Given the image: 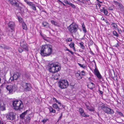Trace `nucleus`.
<instances>
[{
  "instance_id": "nucleus-1",
  "label": "nucleus",
  "mask_w": 124,
  "mask_h": 124,
  "mask_svg": "<svg viewBox=\"0 0 124 124\" xmlns=\"http://www.w3.org/2000/svg\"><path fill=\"white\" fill-rule=\"evenodd\" d=\"M52 46L49 44L42 45L41 48L40 54L43 56L50 55L52 52Z\"/></svg>"
},
{
  "instance_id": "nucleus-2",
  "label": "nucleus",
  "mask_w": 124,
  "mask_h": 124,
  "mask_svg": "<svg viewBox=\"0 0 124 124\" xmlns=\"http://www.w3.org/2000/svg\"><path fill=\"white\" fill-rule=\"evenodd\" d=\"M67 29L70 33L72 34L77 32L78 29V27L76 23H72L67 27Z\"/></svg>"
},
{
  "instance_id": "nucleus-3",
  "label": "nucleus",
  "mask_w": 124,
  "mask_h": 124,
  "mask_svg": "<svg viewBox=\"0 0 124 124\" xmlns=\"http://www.w3.org/2000/svg\"><path fill=\"white\" fill-rule=\"evenodd\" d=\"M47 68L49 70H60L61 66L60 64L58 62L54 63L50 62L49 63Z\"/></svg>"
},
{
  "instance_id": "nucleus-4",
  "label": "nucleus",
  "mask_w": 124,
  "mask_h": 124,
  "mask_svg": "<svg viewBox=\"0 0 124 124\" xmlns=\"http://www.w3.org/2000/svg\"><path fill=\"white\" fill-rule=\"evenodd\" d=\"M13 105L15 109L16 110L22 109L23 106L22 101H15L13 102Z\"/></svg>"
},
{
  "instance_id": "nucleus-5",
  "label": "nucleus",
  "mask_w": 124,
  "mask_h": 124,
  "mask_svg": "<svg viewBox=\"0 0 124 124\" xmlns=\"http://www.w3.org/2000/svg\"><path fill=\"white\" fill-rule=\"evenodd\" d=\"M58 85L59 87L61 89H65L68 86V82L66 80H61L58 82Z\"/></svg>"
},
{
  "instance_id": "nucleus-6",
  "label": "nucleus",
  "mask_w": 124,
  "mask_h": 124,
  "mask_svg": "<svg viewBox=\"0 0 124 124\" xmlns=\"http://www.w3.org/2000/svg\"><path fill=\"white\" fill-rule=\"evenodd\" d=\"M21 83L25 91H31V87L30 84L26 83L24 81L21 82Z\"/></svg>"
},
{
  "instance_id": "nucleus-7",
  "label": "nucleus",
  "mask_w": 124,
  "mask_h": 124,
  "mask_svg": "<svg viewBox=\"0 0 124 124\" xmlns=\"http://www.w3.org/2000/svg\"><path fill=\"white\" fill-rule=\"evenodd\" d=\"M20 46L23 49L27 51H29V46L26 43L25 40L23 39H22L20 41Z\"/></svg>"
},
{
  "instance_id": "nucleus-8",
  "label": "nucleus",
  "mask_w": 124,
  "mask_h": 124,
  "mask_svg": "<svg viewBox=\"0 0 124 124\" xmlns=\"http://www.w3.org/2000/svg\"><path fill=\"white\" fill-rule=\"evenodd\" d=\"M10 93H12L13 91L15 92L17 89L16 86L14 85H8L6 87Z\"/></svg>"
},
{
  "instance_id": "nucleus-9",
  "label": "nucleus",
  "mask_w": 124,
  "mask_h": 124,
  "mask_svg": "<svg viewBox=\"0 0 124 124\" xmlns=\"http://www.w3.org/2000/svg\"><path fill=\"white\" fill-rule=\"evenodd\" d=\"M59 70H56L54 71L53 70H49V72L52 73V75L53 76V78L55 80H58L60 77V75L57 72Z\"/></svg>"
},
{
  "instance_id": "nucleus-10",
  "label": "nucleus",
  "mask_w": 124,
  "mask_h": 124,
  "mask_svg": "<svg viewBox=\"0 0 124 124\" xmlns=\"http://www.w3.org/2000/svg\"><path fill=\"white\" fill-rule=\"evenodd\" d=\"M6 117L8 120H14L15 119V114L13 112H10L7 114Z\"/></svg>"
},
{
  "instance_id": "nucleus-11",
  "label": "nucleus",
  "mask_w": 124,
  "mask_h": 124,
  "mask_svg": "<svg viewBox=\"0 0 124 124\" xmlns=\"http://www.w3.org/2000/svg\"><path fill=\"white\" fill-rule=\"evenodd\" d=\"M103 111L106 113L108 114H112L114 113L113 110L107 107L104 109Z\"/></svg>"
},
{
  "instance_id": "nucleus-12",
  "label": "nucleus",
  "mask_w": 124,
  "mask_h": 124,
  "mask_svg": "<svg viewBox=\"0 0 124 124\" xmlns=\"http://www.w3.org/2000/svg\"><path fill=\"white\" fill-rule=\"evenodd\" d=\"M8 26L12 30H13L15 26V23L12 22H10L8 24Z\"/></svg>"
},
{
  "instance_id": "nucleus-13",
  "label": "nucleus",
  "mask_w": 124,
  "mask_h": 124,
  "mask_svg": "<svg viewBox=\"0 0 124 124\" xmlns=\"http://www.w3.org/2000/svg\"><path fill=\"white\" fill-rule=\"evenodd\" d=\"M94 74L97 76V77L100 79L102 78V77L100 74L98 70H94Z\"/></svg>"
},
{
  "instance_id": "nucleus-14",
  "label": "nucleus",
  "mask_w": 124,
  "mask_h": 124,
  "mask_svg": "<svg viewBox=\"0 0 124 124\" xmlns=\"http://www.w3.org/2000/svg\"><path fill=\"white\" fill-rule=\"evenodd\" d=\"M29 6H31V8L33 10L36 11L37 10L36 6L32 2H31L29 5Z\"/></svg>"
},
{
  "instance_id": "nucleus-15",
  "label": "nucleus",
  "mask_w": 124,
  "mask_h": 124,
  "mask_svg": "<svg viewBox=\"0 0 124 124\" xmlns=\"http://www.w3.org/2000/svg\"><path fill=\"white\" fill-rule=\"evenodd\" d=\"M28 111L27 110L26 111L22 113L20 115V117L21 118L23 119L25 116V115L27 114V112Z\"/></svg>"
},
{
  "instance_id": "nucleus-16",
  "label": "nucleus",
  "mask_w": 124,
  "mask_h": 124,
  "mask_svg": "<svg viewBox=\"0 0 124 124\" xmlns=\"http://www.w3.org/2000/svg\"><path fill=\"white\" fill-rule=\"evenodd\" d=\"M94 86V84L92 82L89 83L87 85L88 87L90 89H93Z\"/></svg>"
},
{
  "instance_id": "nucleus-17",
  "label": "nucleus",
  "mask_w": 124,
  "mask_h": 124,
  "mask_svg": "<svg viewBox=\"0 0 124 124\" xmlns=\"http://www.w3.org/2000/svg\"><path fill=\"white\" fill-rule=\"evenodd\" d=\"M32 114L29 115L26 117V121L27 123H29L30 122L31 119V118Z\"/></svg>"
},
{
  "instance_id": "nucleus-18",
  "label": "nucleus",
  "mask_w": 124,
  "mask_h": 124,
  "mask_svg": "<svg viewBox=\"0 0 124 124\" xmlns=\"http://www.w3.org/2000/svg\"><path fill=\"white\" fill-rule=\"evenodd\" d=\"M53 107L54 108L56 109L58 111H59L60 110V109L58 106L57 104L56 103L54 104L53 105Z\"/></svg>"
},
{
  "instance_id": "nucleus-19",
  "label": "nucleus",
  "mask_w": 124,
  "mask_h": 124,
  "mask_svg": "<svg viewBox=\"0 0 124 124\" xmlns=\"http://www.w3.org/2000/svg\"><path fill=\"white\" fill-rule=\"evenodd\" d=\"M75 76L78 80H80L82 78L81 74L78 72L75 74Z\"/></svg>"
},
{
  "instance_id": "nucleus-20",
  "label": "nucleus",
  "mask_w": 124,
  "mask_h": 124,
  "mask_svg": "<svg viewBox=\"0 0 124 124\" xmlns=\"http://www.w3.org/2000/svg\"><path fill=\"white\" fill-rule=\"evenodd\" d=\"M5 105L3 103H1L0 105V109L3 111L4 110H5Z\"/></svg>"
},
{
  "instance_id": "nucleus-21",
  "label": "nucleus",
  "mask_w": 124,
  "mask_h": 124,
  "mask_svg": "<svg viewBox=\"0 0 124 124\" xmlns=\"http://www.w3.org/2000/svg\"><path fill=\"white\" fill-rule=\"evenodd\" d=\"M19 77V76L18 74V73H17L14 74L13 77L15 80H16Z\"/></svg>"
},
{
  "instance_id": "nucleus-22",
  "label": "nucleus",
  "mask_w": 124,
  "mask_h": 124,
  "mask_svg": "<svg viewBox=\"0 0 124 124\" xmlns=\"http://www.w3.org/2000/svg\"><path fill=\"white\" fill-rule=\"evenodd\" d=\"M22 26L23 29L26 30L27 29V28L26 24L23 22L22 23Z\"/></svg>"
},
{
  "instance_id": "nucleus-23",
  "label": "nucleus",
  "mask_w": 124,
  "mask_h": 124,
  "mask_svg": "<svg viewBox=\"0 0 124 124\" xmlns=\"http://www.w3.org/2000/svg\"><path fill=\"white\" fill-rule=\"evenodd\" d=\"M49 109L50 113H55V110L54 109L51 107H49Z\"/></svg>"
},
{
  "instance_id": "nucleus-24",
  "label": "nucleus",
  "mask_w": 124,
  "mask_h": 124,
  "mask_svg": "<svg viewBox=\"0 0 124 124\" xmlns=\"http://www.w3.org/2000/svg\"><path fill=\"white\" fill-rule=\"evenodd\" d=\"M0 47L2 49H9V47L6 46L4 44H2L1 45H0Z\"/></svg>"
},
{
  "instance_id": "nucleus-25",
  "label": "nucleus",
  "mask_w": 124,
  "mask_h": 124,
  "mask_svg": "<svg viewBox=\"0 0 124 124\" xmlns=\"http://www.w3.org/2000/svg\"><path fill=\"white\" fill-rule=\"evenodd\" d=\"M63 1L66 4L69 5H70L71 6L73 4H72L70 2L68 1L67 0H64Z\"/></svg>"
},
{
  "instance_id": "nucleus-26",
  "label": "nucleus",
  "mask_w": 124,
  "mask_h": 124,
  "mask_svg": "<svg viewBox=\"0 0 124 124\" xmlns=\"http://www.w3.org/2000/svg\"><path fill=\"white\" fill-rule=\"evenodd\" d=\"M79 44L80 45L81 48L83 50H84L85 49V47L84 45V43L82 42H81L79 43Z\"/></svg>"
},
{
  "instance_id": "nucleus-27",
  "label": "nucleus",
  "mask_w": 124,
  "mask_h": 124,
  "mask_svg": "<svg viewBox=\"0 0 124 124\" xmlns=\"http://www.w3.org/2000/svg\"><path fill=\"white\" fill-rule=\"evenodd\" d=\"M17 0V1H16V0L13 5L16 7H17L18 8H19L20 7L19 6V3H18L17 2L18 1L17 0Z\"/></svg>"
},
{
  "instance_id": "nucleus-28",
  "label": "nucleus",
  "mask_w": 124,
  "mask_h": 124,
  "mask_svg": "<svg viewBox=\"0 0 124 124\" xmlns=\"http://www.w3.org/2000/svg\"><path fill=\"white\" fill-rule=\"evenodd\" d=\"M119 7L121 11H124V7L121 3L119 6Z\"/></svg>"
},
{
  "instance_id": "nucleus-29",
  "label": "nucleus",
  "mask_w": 124,
  "mask_h": 124,
  "mask_svg": "<svg viewBox=\"0 0 124 124\" xmlns=\"http://www.w3.org/2000/svg\"><path fill=\"white\" fill-rule=\"evenodd\" d=\"M113 34L114 36L116 37H118L119 36V35L118 34L116 31H114L113 32Z\"/></svg>"
},
{
  "instance_id": "nucleus-30",
  "label": "nucleus",
  "mask_w": 124,
  "mask_h": 124,
  "mask_svg": "<svg viewBox=\"0 0 124 124\" xmlns=\"http://www.w3.org/2000/svg\"><path fill=\"white\" fill-rule=\"evenodd\" d=\"M82 26L83 31L85 33H86V30L84 23H83L82 24Z\"/></svg>"
},
{
  "instance_id": "nucleus-31",
  "label": "nucleus",
  "mask_w": 124,
  "mask_h": 124,
  "mask_svg": "<svg viewBox=\"0 0 124 124\" xmlns=\"http://www.w3.org/2000/svg\"><path fill=\"white\" fill-rule=\"evenodd\" d=\"M78 64L79 65V66L81 67L83 69H85L86 67V66L84 65V64H82L79 63H78Z\"/></svg>"
},
{
  "instance_id": "nucleus-32",
  "label": "nucleus",
  "mask_w": 124,
  "mask_h": 124,
  "mask_svg": "<svg viewBox=\"0 0 124 124\" xmlns=\"http://www.w3.org/2000/svg\"><path fill=\"white\" fill-rule=\"evenodd\" d=\"M113 2L114 3V5H116V6H118V7L121 4V3L116 1H114Z\"/></svg>"
},
{
  "instance_id": "nucleus-33",
  "label": "nucleus",
  "mask_w": 124,
  "mask_h": 124,
  "mask_svg": "<svg viewBox=\"0 0 124 124\" xmlns=\"http://www.w3.org/2000/svg\"><path fill=\"white\" fill-rule=\"evenodd\" d=\"M87 109L91 111H94V108L93 107H89Z\"/></svg>"
},
{
  "instance_id": "nucleus-34",
  "label": "nucleus",
  "mask_w": 124,
  "mask_h": 124,
  "mask_svg": "<svg viewBox=\"0 0 124 124\" xmlns=\"http://www.w3.org/2000/svg\"><path fill=\"white\" fill-rule=\"evenodd\" d=\"M116 112L117 113V114L119 115L120 116L123 117L124 116L123 114L121 112L118 111H116Z\"/></svg>"
},
{
  "instance_id": "nucleus-35",
  "label": "nucleus",
  "mask_w": 124,
  "mask_h": 124,
  "mask_svg": "<svg viewBox=\"0 0 124 124\" xmlns=\"http://www.w3.org/2000/svg\"><path fill=\"white\" fill-rule=\"evenodd\" d=\"M51 22L52 24L54 25H56L57 24V22L53 20H51Z\"/></svg>"
},
{
  "instance_id": "nucleus-36",
  "label": "nucleus",
  "mask_w": 124,
  "mask_h": 124,
  "mask_svg": "<svg viewBox=\"0 0 124 124\" xmlns=\"http://www.w3.org/2000/svg\"><path fill=\"white\" fill-rule=\"evenodd\" d=\"M111 25H113V27L114 28H117V25L114 23H112Z\"/></svg>"
},
{
  "instance_id": "nucleus-37",
  "label": "nucleus",
  "mask_w": 124,
  "mask_h": 124,
  "mask_svg": "<svg viewBox=\"0 0 124 124\" xmlns=\"http://www.w3.org/2000/svg\"><path fill=\"white\" fill-rule=\"evenodd\" d=\"M12 5H13L16 0H8Z\"/></svg>"
},
{
  "instance_id": "nucleus-38",
  "label": "nucleus",
  "mask_w": 124,
  "mask_h": 124,
  "mask_svg": "<svg viewBox=\"0 0 124 124\" xmlns=\"http://www.w3.org/2000/svg\"><path fill=\"white\" fill-rule=\"evenodd\" d=\"M82 116L84 117H88V115H86L84 112H83L82 113L80 114Z\"/></svg>"
},
{
  "instance_id": "nucleus-39",
  "label": "nucleus",
  "mask_w": 124,
  "mask_h": 124,
  "mask_svg": "<svg viewBox=\"0 0 124 124\" xmlns=\"http://www.w3.org/2000/svg\"><path fill=\"white\" fill-rule=\"evenodd\" d=\"M103 13H104V14L106 16L108 14V11H107V10L105 9H105L104 10H103Z\"/></svg>"
},
{
  "instance_id": "nucleus-40",
  "label": "nucleus",
  "mask_w": 124,
  "mask_h": 124,
  "mask_svg": "<svg viewBox=\"0 0 124 124\" xmlns=\"http://www.w3.org/2000/svg\"><path fill=\"white\" fill-rule=\"evenodd\" d=\"M53 100L54 101H55L57 103H58V104L60 105V106H61V103L60 102H58V101L56 100V99L54 97H53Z\"/></svg>"
},
{
  "instance_id": "nucleus-41",
  "label": "nucleus",
  "mask_w": 124,
  "mask_h": 124,
  "mask_svg": "<svg viewBox=\"0 0 124 124\" xmlns=\"http://www.w3.org/2000/svg\"><path fill=\"white\" fill-rule=\"evenodd\" d=\"M75 44H74L73 43L71 42L70 44L69 45V46L71 48L73 47H74Z\"/></svg>"
},
{
  "instance_id": "nucleus-42",
  "label": "nucleus",
  "mask_w": 124,
  "mask_h": 124,
  "mask_svg": "<svg viewBox=\"0 0 124 124\" xmlns=\"http://www.w3.org/2000/svg\"><path fill=\"white\" fill-rule=\"evenodd\" d=\"M18 19L20 23L23 22V20L20 17H18Z\"/></svg>"
},
{
  "instance_id": "nucleus-43",
  "label": "nucleus",
  "mask_w": 124,
  "mask_h": 124,
  "mask_svg": "<svg viewBox=\"0 0 124 124\" xmlns=\"http://www.w3.org/2000/svg\"><path fill=\"white\" fill-rule=\"evenodd\" d=\"M18 51L21 53L23 51V50L21 47H19L18 48Z\"/></svg>"
},
{
  "instance_id": "nucleus-44",
  "label": "nucleus",
  "mask_w": 124,
  "mask_h": 124,
  "mask_svg": "<svg viewBox=\"0 0 124 124\" xmlns=\"http://www.w3.org/2000/svg\"><path fill=\"white\" fill-rule=\"evenodd\" d=\"M24 2L27 3V4L29 6V4L31 3V2H29L28 1V0H24Z\"/></svg>"
},
{
  "instance_id": "nucleus-45",
  "label": "nucleus",
  "mask_w": 124,
  "mask_h": 124,
  "mask_svg": "<svg viewBox=\"0 0 124 124\" xmlns=\"http://www.w3.org/2000/svg\"><path fill=\"white\" fill-rule=\"evenodd\" d=\"M24 2L27 3V4L29 6V4L31 3V2H29L28 1V0H24Z\"/></svg>"
},
{
  "instance_id": "nucleus-46",
  "label": "nucleus",
  "mask_w": 124,
  "mask_h": 124,
  "mask_svg": "<svg viewBox=\"0 0 124 124\" xmlns=\"http://www.w3.org/2000/svg\"><path fill=\"white\" fill-rule=\"evenodd\" d=\"M48 24V23L46 22H44L42 23V25H43L44 27L47 26Z\"/></svg>"
},
{
  "instance_id": "nucleus-47",
  "label": "nucleus",
  "mask_w": 124,
  "mask_h": 124,
  "mask_svg": "<svg viewBox=\"0 0 124 124\" xmlns=\"http://www.w3.org/2000/svg\"><path fill=\"white\" fill-rule=\"evenodd\" d=\"M107 106H106L104 104H103L101 106V108L103 110Z\"/></svg>"
},
{
  "instance_id": "nucleus-48",
  "label": "nucleus",
  "mask_w": 124,
  "mask_h": 124,
  "mask_svg": "<svg viewBox=\"0 0 124 124\" xmlns=\"http://www.w3.org/2000/svg\"><path fill=\"white\" fill-rule=\"evenodd\" d=\"M79 111L80 114L83 112H84L83 109L82 108H80L79 109Z\"/></svg>"
},
{
  "instance_id": "nucleus-49",
  "label": "nucleus",
  "mask_w": 124,
  "mask_h": 124,
  "mask_svg": "<svg viewBox=\"0 0 124 124\" xmlns=\"http://www.w3.org/2000/svg\"><path fill=\"white\" fill-rule=\"evenodd\" d=\"M72 41V39L71 38H69L68 39H66V42H70Z\"/></svg>"
},
{
  "instance_id": "nucleus-50",
  "label": "nucleus",
  "mask_w": 124,
  "mask_h": 124,
  "mask_svg": "<svg viewBox=\"0 0 124 124\" xmlns=\"http://www.w3.org/2000/svg\"><path fill=\"white\" fill-rule=\"evenodd\" d=\"M48 119H44L43 120L41 121V122L43 123H45L48 120Z\"/></svg>"
},
{
  "instance_id": "nucleus-51",
  "label": "nucleus",
  "mask_w": 124,
  "mask_h": 124,
  "mask_svg": "<svg viewBox=\"0 0 124 124\" xmlns=\"http://www.w3.org/2000/svg\"><path fill=\"white\" fill-rule=\"evenodd\" d=\"M109 72L110 73H111V75H112V74H114V70H112V71H111V70H109Z\"/></svg>"
},
{
  "instance_id": "nucleus-52",
  "label": "nucleus",
  "mask_w": 124,
  "mask_h": 124,
  "mask_svg": "<svg viewBox=\"0 0 124 124\" xmlns=\"http://www.w3.org/2000/svg\"><path fill=\"white\" fill-rule=\"evenodd\" d=\"M80 74H81V75H85V72L84 71H81V73Z\"/></svg>"
},
{
  "instance_id": "nucleus-53",
  "label": "nucleus",
  "mask_w": 124,
  "mask_h": 124,
  "mask_svg": "<svg viewBox=\"0 0 124 124\" xmlns=\"http://www.w3.org/2000/svg\"><path fill=\"white\" fill-rule=\"evenodd\" d=\"M25 76L27 78H29L30 75H28L27 74H25Z\"/></svg>"
},
{
  "instance_id": "nucleus-54",
  "label": "nucleus",
  "mask_w": 124,
  "mask_h": 124,
  "mask_svg": "<svg viewBox=\"0 0 124 124\" xmlns=\"http://www.w3.org/2000/svg\"><path fill=\"white\" fill-rule=\"evenodd\" d=\"M93 61H94V62L95 63V69L94 70H98L97 69V67L96 66V63L95 62V61H94V60H93Z\"/></svg>"
},
{
  "instance_id": "nucleus-55",
  "label": "nucleus",
  "mask_w": 124,
  "mask_h": 124,
  "mask_svg": "<svg viewBox=\"0 0 124 124\" xmlns=\"http://www.w3.org/2000/svg\"><path fill=\"white\" fill-rule=\"evenodd\" d=\"M71 7L73 8H76V6L74 5V4H73L71 6Z\"/></svg>"
},
{
  "instance_id": "nucleus-56",
  "label": "nucleus",
  "mask_w": 124,
  "mask_h": 124,
  "mask_svg": "<svg viewBox=\"0 0 124 124\" xmlns=\"http://www.w3.org/2000/svg\"><path fill=\"white\" fill-rule=\"evenodd\" d=\"M105 8H104V7H103L102 8V9H101L100 10V11L101 12H103V10H104V9H105Z\"/></svg>"
},
{
  "instance_id": "nucleus-57",
  "label": "nucleus",
  "mask_w": 124,
  "mask_h": 124,
  "mask_svg": "<svg viewBox=\"0 0 124 124\" xmlns=\"http://www.w3.org/2000/svg\"><path fill=\"white\" fill-rule=\"evenodd\" d=\"M10 80H11V81H13L14 80H15L14 79V78H13V77H12V78H10Z\"/></svg>"
},
{
  "instance_id": "nucleus-58",
  "label": "nucleus",
  "mask_w": 124,
  "mask_h": 124,
  "mask_svg": "<svg viewBox=\"0 0 124 124\" xmlns=\"http://www.w3.org/2000/svg\"><path fill=\"white\" fill-rule=\"evenodd\" d=\"M119 46V45L118 44V43H117L116 45H115L114 46L116 47H117Z\"/></svg>"
},
{
  "instance_id": "nucleus-59",
  "label": "nucleus",
  "mask_w": 124,
  "mask_h": 124,
  "mask_svg": "<svg viewBox=\"0 0 124 124\" xmlns=\"http://www.w3.org/2000/svg\"><path fill=\"white\" fill-rule=\"evenodd\" d=\"M90 53H91V54L92 55H94V54L93 52L91 50V49H90Z\"/></svg>"
},
{
  "instance_id": "nucleus-60",
  "label": "nucleus",
  "mask_w": 124,
  "mask_h": 124,
  "mask_svg": "<svg viewBox=\"0 0 124 124\" xmlns=\"http://www.w3.org/2000/svg\"><path fill=\"white\" fill-rule=\"evenodd\" d=\"M62 117H61V116H60V117L59 118V119H58V120L57 121V122H58L59 120H61V119L62 118Z\"/></svg>"
},
{
  "instance_id": "nucleus-61",
  "label": "nucleus",
  "mask_w": 124,
  "mask_h": 124,
  "mask_svg": "<svg viewBox=\"0 0 124 124\" xmlns=\"http://www.w3.org/2000/svg\"><path fill=\"white\" fill-rule=\"evenodd\" d=\"M105 21L107 23V25H109V23L107 20H105Z\"/></svg>"
},
{
  "instance_id": "nucleus-62",
  "label": "nucleus",
  "mask_w": 124,
  "mask_h": 124,
  "mask_svg": "<svg viewBox=\"0 0 124 124\" xmlns=\"http://www.w3.org/2000/svg\"><path fill=\"white\" fill-rule=\"evenodd\" d=\"M97 4L99 7L101 6V5L99 3H97Z\"/></svg>"
},
{
  "instance_id": "nucleus-63",
  "label": "nucleus",
  "mask_w": 124,
  "mask_h": 124,
  "mask_svg": "<svg viewBox=\"0 0 124 124\" xmlns=\"http://www.w3.org/2000/svg\"><path fill=\"white\" fill-rule=\"evenodd\" d=\"M0 124H3V123L2 120H0Z\"/></svg>"
},
{
  "instance_id": "nucleus-64",
  "label": "nucleus",
  "mask_w": 124,
  "mask_h": 124,
  "mask_svg": "<svg viewBox=\"0 0 124 124\" xmlns=\"http://www.w3.org/2000/svg\"><path fill=\"white\" fill-rule=\"evenodd\" d=\"M99 92L101 94H103V92L102 91H100V90H99Z\"/></svg>"
}]
</instances>
